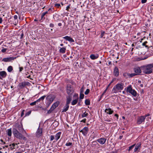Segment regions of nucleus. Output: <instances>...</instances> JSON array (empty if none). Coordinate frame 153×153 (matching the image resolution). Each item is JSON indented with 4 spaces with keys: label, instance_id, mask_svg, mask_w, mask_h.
I'll list each match as a JSON object with an SVG mask.
<instances>
[{
    "label": "nucleus",
    "instance_id": "2f4dec72",
    "mask_svg": "<svg viewBox=\"0 0 153 153\" xmlns=\"http://www.w3.org/2000/svg\"><path fill=\"white\" fill-rule=\"evenodd\" d=\"M85 103L86 105H89L90 104V100L88 99H86L85 101Z\"/></svg>",
    "mask_w": 153,
    "mask_h": 153
},
{
    "label": "nucleus",
    "instance_id": "e2e57ef3",
    "mask_svg": "<svg viewBox=\"0 0 153 153\" xmlns=\"http://www.w3.org/2000/svg\"><path fill=\"white\" fill-rule=\"evenodd\" d=\"M2 18L0 17V24H1L2 23Z\"/></svg>",
    "mask_w": 153,
    "mask_h": 153
},
{
    "label": "nucleus",
    "instance_id": "f3484780",
    "mask_svg": "<svg viewBox=\"0 0 153 153\" xmlns=\"http://www.w3.org/2000/svg\"><path fill=\"white\" fill-rule=\"evenodd\" d=\"M134 71L136 75H139L141 72V70L139 67H137L134 68Z\"/></svg>",
    "mask_w": 153,
    "mask_h": 153
},
{
    "label": "nucleus",
    "instance_id": "338daca9",
    "mask_svg": "<svg viewBox=\"0 0 153 153\" xmlns=\"http://www.w3.org/2000/svg\"><path fill=\"white\" fill-rule=\"evenodd\" d=\"M41 100L40 99V98H39V99H38V100H37L36 101V102H39L40 101H41Z\"/></svg>",
    "mask_w": 153,
    "mask_h": 153
},
{
    "label": "nucleus",
    "instance_id": "a878e982",
    "mask_svg": "<svg viewBox=\"0 0 153 153\" xmlns=\"http://www.w3.org/2000/svg\"><path fill=\"white\" fill-rule=\"evenodd\" d=\"M130 94H131L134 97H136L137 95V93L134 89H132V91H131Z\"/></svg>",
    "mask_w": 153,
    "mask_h": 153
},
{
    "label": "nucleus",
    "instance_id": "ea45409f",
    "mask_svg": "<svg viewBox=\"0 0 153 153\" xmlns=\"http://www.w3.org/2000/svg\"><path fill=\"white\" fill-rule=\"evenodd\" d=\"M50 141H52L55 139V137L53 135H51L50 136Z\"/></svg>",
    "mask_w": 153,
    "mask_h": 153
},
{
    "label": "nucleus",
    "instance_id": "423d86ee",
    "mask_svg": "<svg viewBox=\"0 0 153 153\" xmlns=\"http://www.w3.org/2000/svg\"><path fill=\"white\" fill-rule=\"evenodd\" d=\"M30 83L28 82H24L20 83L18 85V89H23L25 86L28 85Z\"/></svg>",
    "mask_w": 153,
    "mask_h": 153
},
{
    "label": "nucleus",
    "instance_id": "9b49d317",
    "mask_svg": "<svg viewBox=\"0 0 153 153\" xmlns=\"http://www.w3.org/2000/svg\"><path fill=\"white\" fill-rule=\"evenodd\" d=\"M74 97H75V99L74 100L71 102V104L72 105H76L77 102L78 100V94H75L74 96Z\"/></svg>",
    "mask_w": 153,
    "mask_h": 153
},
{
    "label": "nucleus",
    "instance_id": "c9c22d12",
    "mask_svg": "<svg viewBox=\"0 0 153 153\" xmlns=\"http://www.w3.org/2000/svg\"><path fill=\"white\" fill-rule=\"evenodd\" d=\"M73 145L72 143L71 142H68L66 143L65 146H71Z\"/></svg>",
    "mask_w": 153,
    "mask_h": 153
},
{
    "label": "nucleus",
    "instance_id": "f8f14e48",
    "mask_svg": "<svg viewBox=\"0 0 153 153\" xmlns=\"http://www.w3.org/2000/svg\"><path fill=\"white\" fill-rule=\"evenodd\" d=\"M7 75L6 72L4 71H0V79H2V78H5Z\"/></svg>",
    "mask_w": 153,
    "mask_h": 153
},
{
    "label": "nucleus",
    "instance_id": "7ed1b4c3",
    "mask_svg": "<svg viewBox=\"0 0 153 153\" xmlns=\"http://www.w3.org/2000/svg\"><path fill=\"white\" fill-rule=\"evenodd\" d=\"M16 128L13 129V132L15 137L19 139H23L24 140H26V138Z\"/></svg>",
    "mask_w": 153,
    "mask_h": 153
},
{
    "label": "nucleus",
    "instance_id": "bf43d9fd",
    "mask_svg": "<svg viewBox=\"0 0 153 153\" xmlns=\"http://www.w3.org/2000/svg\"><path fill=\"white\" fill-rule=\"evenodd\" d=\"M54 25L52 23H51L50 24V26L51 27H54Z\"/></svg>",
    "mask_w": 153,
    "mask_h": 153
},
{
    "label": "nucleus",
    "instance_id": "37998d69",
    "mask_svg": "<svg viewBox=\"0 0 153 153\" xmlns=\"http://www.w3.org/2000/svg\"><path fill=\"white\" fill-rule=\"evenodd\" d=\"M84 95L83 94H80V95L79 98L81 99H82L84 98Z\"/></svg>",
    "mask_w": 153,
    "mask_h": 153
},
{
    "label": "nucleus",
    "instance_id": "603ef678",
    "mask_svg": "<svg viewBox=\"0 0 153 153\" xmlns=\"http://www.w3.org/2000/svg\"><path fill=\"white\" fill-rule=\"evenodd\" d=\"M6 50H7L6 49L3 48L2 49L1 51H2V52L3 53H4L6 51Z\"/></svg>",
    "mask_w": 153,
    "mask_h": 153
},
{
    "label": "nucleus",
    "instance_id": "4be33fe9",
    "mask_svg": "<svg viewBox=\"0 0 153 153\" xmlns=\"http://www.w3.org/2000/svg\"><path fill=\"white\" fill-rule=\"evenodd\" d=\"M59 104V101H57L53 103L51 107L54 110L58 106Z\"/></svg>",
    "mask_w": 153,
    "mask_h": 153
},
{
    "label": "nucleus",
    "instance_id": "dca6fc26",
    "mask_svg": "<svg viewBox=\"0 0 153 153\" xmlns=\"http://www.w3.org/2000/svg\"><path fill=\"white\" fill-rule=\"evenodd\" d=\"M106 139L104 138H101L97 140V142L101 145L104 144L105 142Z\"/></svg>",
    "mask_w": 153,
    "mask_h": 153
},
{
    "label": "nucleus",
    "instance_id": "f704fd0d",
    "mask_svg": "<svg viewBox=\"0 0 153 153\" xmlns=\"http://www.w3.org/2000/svg\"><path fill=\"white\" fill-rule=\"evenodd\" d=\"M54 109L51 107L50 109L48 111L47 113L48 114H51L53 111Z\"/></svg>",
    "mask_w": 153,
    "mask_h": 153
},
{
    "label": "nucleus",
    "instance_id": "ddd939ff",
    "mask_svg": "<svg viewBox=\"0 0 153 153\" xmlns=\"http://www.w3.org/2000/svg\"><path fill=\"white\" fill-rule=\"evenodd\" d=\"M88 130V127H85L82 129L80 131V132H82L84 135H86L87 134Z\"/></svg>",
    "mask_w": 153,
    "mask_h": 153
},
{
    "label": "nucleus",
    "instance_id": "a19ab883",
    "mask_svg": "<svg viewBox=\"0 0 153 153\" xmlns=\"http://www.w3.org/2000/svg\"><path fill=\"white\" fill-rule=\"evenodd\" d=\"M55 6L58 8H59L61 7L60 4H55Z\"/></svg>",
    "mask_w": 153,
    "mask_h": 153
},
{
    "label": "nucleus",
    "instance_id": "0eeeda50",
    "mask_svg": "<svg viewBox=\"0 0 153 153\" xmlns=\"http://www.w3.org/2000/svg\"><path fill=\"white\" fill-rule=\"evenodd\" d=\"M67 92L68 94H71L74 92V89L72 86L70 85H68L67 87Z\"/></svg>",
    "mask_w": 153,
    "mask_h": 153
},
{
    "label": "nucleus",
    "instance_id": "e433bc0d",
    "mask_svg": "<svg viewBox=\"0 0 153 153\" xmlns=\"http://www.w3.org/2000/svg\"><path fill=\"white\" fill-rule=\"evenodd\" d=\"M104 120L105 121H107L108 122H111L112 121V120L111 119H108L107 118H104Z\"/></svg>",
    "mask_w": 153,
    "mask_h": 153
},
{
    "label": "nucleus",
    "instance_id": "f03ea898",
    "mask_svg": "<svg viewBox=\"0 0 153 153\" xmlns=\"http://www.w3.org/2000/svg\"><path fill=\"white\" fill-rule=\"evenodd\" d=\"M153 68V64H149L144 66L142 68L143 72L145 74H150L152 72Z\"/></svg>",
    "mask_w": 153,
    "mask_h": 153
},
{
    "label": "nucleus",
    "instance_id": "4c0bfd02",
    "mask_svg": "<svg viewBox=\"0 0 153 153\" xmlns=\"http://www.w3.org/2000/svg\"><path fill=\"white\" fill-rule=\"evenodd\" d=\"M136 75L135 73L129 74V78H131Z\"/></svg>",
    "mask_w": 153,
    "mask_h": 153
},
{
    "label": "nucleus",
    "instance_id": "4468645a",
    "mask_svg": "<svg viewBox=\"0 0 153 153\" xmlns=\"http://www.w3.org/2000/svg\"><path fill=\"white\" fill-rule=\"evenodd\" d=\"M119 70L117 67H115L114 70V74L115 76H118L119 75Z\"/></svg>",
    "mask_w": 153,
    "mask_h": 153
},
{
    "label": "nucleus",
    "instance_id": "5701e85b",
    "mask_svg": "<svg viewBox=\"0 0 153 153\" xmlns=\"http://www.w3.org/2000/svg\"><path fill=\"white\" fill-rule=\"evenodd\" d=\"M66 50V47H63V48H60L59 51L60 53H64L65 52Z\"/></svg>",
    "mask_w": 153,
    "mask_h": 153
},
{
    "label": "nucleus",
    "instance_id": "bb28decb",
    "mask_svg": "<svg viewBox=\"0 0 153 153\" xmlns=\"http://www.w3.org/2000/svg\"><path fill=\"white\" fill-rule=\"evenodd\" d=\"M69 108V104H66V105L64 107V108L62 111V112L66 111L68 110Z\"/></svg>",
    "mask_w": 153,
    "mask_h": 153
},
{
    "label": "nucleus",
    "instance_id": "a18cd8bd",
    "mask_svg": "<svg viewBox=\"0 0 153 153\" xmlns=\"http://www.w3.org/2000/svg\"><path fill=\"white\" fill-rule=\"evenodd\" d=\"M45 15V14L44 13H42L41 16L42 19H45V17L44 16Z\"/></svg>",
    "mask_w": 153,
    "mask_h": 153
},
{
    "label": "nucleus",
    "instance_id": "39448f33",
    "mask_svg": "<svg viewBox=\"0 0 153 153\" xmlns=\"http://www.w3.org/2000/svg\"><path fill=\"white\" fill-rule=\"evenodd\" d=\"M55 98V97L54 95L53 94H50L48 96L46 97V99L48 101L47 104L48 107L51 103L52 102Z\"/></svg>",
    "mask_w": 153,
    "mask_h": 153
},
{
    "label": "nucleus",
    "instance_id": "13d9d810",
    "mask_svg": "<svg viewBox=\"0 0 153 153\" xmlns=\"http://www.w3.org/2000/svg\"><path fill=\"white\" fill-rule=\"evenodd\" d=\"M25 111L24 110H23L21 114V117H22L24 114V112Z\"/></svg>",
    "mask_w": 153,
    "mask_h": 153
},
{
    "label": "nucleus",
    "instance_id": "7c9ffc66",
    "mask_svg": "<svg viewBox=\"0 0 153 153\" xmlns=\"http://www.w3.org/2000/svg\"><path fill=\"white\" fill-rule=\"evenodd\" d=\"M7 70L9 72H11L13 70V67L11 66H10L8 67Z\"/></svg>",
    "mask_w": 153,
    "mask_h": 153
},
{
    "label": "nucleus",
    "instance_id": "774afa93",
    "mask_svg": "<svg viewBox=\"0 0 153 153\" xmlns=\"http://www.w3.org/2000/svg\"><path fill=\"white\" fill-rule=\"evenodd\" d=\"M62 24L61 23H59L58 24V25L59 26H62Z\"/></svg>",
    "mask_w": 153,
    "mask_h": 153
},
{
    "label": "nucleus",
    "instance_id": "f257e3e1",
    "mask_svg": "<svg viewBox=\"0 0 153 153\" xmlns=\"http://www.w3.org/2000/svg\"><path fill=\"white\" fill-rule=\"evenodd\" d=\"M124 85V84L122 82L117 84L113 88L112 92L113 93H117L119 92H121V91L123 88Z\"/></svg>",
    "mask_w": 153,
    "mask_h": 153
},
{
    "label": "nucleus",
    "instance_id": "1a4fd4ad",
    "mask_svg": "<svg viewBox=\"0 0 153 153\" xmlns=\"http://www.w3.org/2000/svg\"><path fill=\"white\" fill-rule=\"evenodd\" d=\"M16 58V57H10L8 58H3L2 61L5 62H10L12 60H13Z\"/></svg>",
    "mask_w": 153,
    "mask_h": 153
},
{
    "label": "nucleus",
    "instance_id": "6e6552de",
    "mask_svg": "<svg viewBox=\"0 0 153 153\" xmlns=\"http://www.w3.org/2000/svg\"><path fill=\"white\" fill-rule=\"evenodd\" d=\"M147 116H142L138 117L137 119V123L138 124H141L144 121L146 117Z\"/></svg>",
    "mask_w": 153,
    "mask_h": 153
},
{
    "label": "nucleus",
    "instance_id": "6e6d98bb",
    "mask_svg": "<svg viewBox=\"0 0 153 153\" xmlns=\"http://www.w3.org/2000/svg\"><path fill=\"white\" fill-rule=\"evenodd\" d=\"M48 12H49V11H50L51 12V13L52 12H53V11L52 9L51 8H50L48 10Z\"/></svg>",
    "mask_w": 153,
    "mask_h": 153
},
{
    "label": "nucleus",
    "instance_id": "3c124183",
    "mask_svg": "<svg viewBox=\"0 0 153 153\" xmlns=\"http://www.w3.org/2000/svg\"><path fill=\"white\" fill-rule=\"evenodd\" d=\"M45 14H50L51 13V12L50 11H49V12H48V11H46L44 13H43Z\"/></svg>",
    "mask_w": 153,
    "mask_h": 153
},
{
    "label": "nucleus",
    "instance_id": "58836bf2",
    "mask_svg": "<svg viewBox=\"0 0 153 153\" xmlns=\"http://www.w3.org/2000/svg\"><path fill=\"white\" fill-rule=\"evenodd\" d=\"M90 92V90L89 89H87L85 92V95H87Z\"/></svg>",
    "mask_w": 153,
    "mask_h": 153
},
{
    "label": "nucleus",
    "instance_id": "052dcab7",
    "mask_svg": "<svg viewBox=\"0 0 153 153\" xmlns=\"http://www.w3.org/2000/svg\"><path fill=\"white\" fill-rule=\"evenodd\" d=\"M18 18V16L17 15H14V19H16Z\"/></svg>",
    "mask_w": 153,
    "mask_h": 153
},
{
    "label": "nucleus",
    "instance_id": "393cba45",
    "mask_svg": "<svg viewBox=\"0 0 153 153\" xmlns=\"http://www.w3.org/2000/svg\"><path fill=\"white\" fill-rule=\"evenodd\" d=\"M67 101L66 104H69L70 103V102L72 100L71 97L70 96H68L67 97Z\"/></svg>",
    "mask_w": 153,
    "mask_h": 153
},
{
    "label": "nucleus",
    "instance_id": "c03bdc74",
    "mask_svg": "<svg viewBox=\"0 0 153 153\" xmlns=\"http://www.w3.org/2000/svg\"><path fill=\"white\" fill-rule=\"evenodd\" d=\"M105 33V32L104 31H102L101 32V34L100 35V38H102L103 37V36H104V34Z\"/></svg>",
    "mask_w": 153,
    "mask_h": 153
},
{
    "label": "nucleus",
    "instance_id": "09e8293b",
    "mask_svg": "<svg viewBox=\"0 0 153 153\" xmlns=\"http://www.w3.org/2000/svg\"><path fill=\"white\" fill-rule=\"evenodd\" d=\"M45 97H46V96L44 95V96H43L42 97H41L40 98V99L41 100L43 101Z\"/></svg>",
    "mask_w": 153,
    "mask_h": 153
},
{
    "label": "nucleus",
    "instance_id": "9d476101",
    "mask_svg": "<svg viewBox=\"0 0 153 153\" xmlns=\"http://www.w3.org/2000/svg\"><path fill=\"white\" fill-rule=\"evenodd\" d=\"M141 143H138L135 145V148L134 149V152H138L140 150L141 147Z\"/></svg>",
    "mask_w": 153,
    "mask_h": 153
},
{
    "label": "nucleus",
    "instance_id": "a211bd4d",
    "mask_svg": "<svg viewBox=\"0 0 153 153\" xmlns=\"http://www.w3.org/2000/svg\"><path fill=\"white\" fill-rule=\"evenodd\" d=\"M63 38L65 39L67 41H69L70 42H74V40L70 36H66L63 37Z\"/></svg>",
    "mask_w": 153,
    "mask_h": 153
},
{
    "label": "nucleus",
    "instance_id": "49530a36",
    "mask_svg": "<svg viewBox=\"0 0 153 153\" xmlns=\"http://www.w3.org/2000/svg\"><path fill=\"white\" fill-rule=\"evenodd\" d=\"M147 43V41H146L143 43L142 45L143 46H145L146 47H148V46L146 45V44Z\"/></svg>",
    "mask_w": 153,
    "mask_h": 153
},
{
    "label": "nucleus",
    "instance_id": "680f3d73",
    "mask_svg": "<svg viewBox=\"0 0 153 153\" xmlns=\"http://www.w3.org/2000/svg\"><path fill=\"white\" fill-rule=\"evenodd\" d=\"M70 8V5H69L66 8V10H68V9H69Z\"/></svg>",
    "mask_w": 153,
    "mask_h": 153
},
{
    "label": "nucleus",
    "instance_id": "72a5a7b5",
    "mask_svg": "<svg viewBox=\"0 0 153 153\" xmlns=\"http://www.w3.org/2000/svg\"><path fill=\"white\" fill-rule=\"evenodd\" d=\"M135 145H136V144H133V145L130 146L129 147V149H128V151H130L134 147V146H135Z\"/></svg>",
    "mask_w": 153,
    "mask_h": 153
},
{
    "label": "nucleus",
    "instance_id": "de8ad7c7",
    "mask_svg": "<svg viewBox=\"0 0 153 153\" xmlns=\"http://www.w3.org/2000/svg\"><path fill=\"white\" fill-rule=\"evenodd\" d=\"M36 101H34V102H33L31 103L30 104V105H31V106L35 105H36Z\"/></svg>",
    "mask_w": 153,
    "mask_h": 153
},
{
    "label": "nucleus",
    "instance_id": "412c9836",
    "mask_svg": "<svg viewBox=\"0 0 153 153\" xmlns=\"http://www.w3.org/2000/svg\"><path fill=\"white\" fill-rule=\"evenodd\" d=\"M125 90H126L127 93H130L131 91H132V90L131 85H129L125 88Z\"/></svg>",
    "mask_w": 153,
    "mask_h": 153
},
{
    "label": "nucleus",
    "instance_id": "8fccbe9b",
    "mask_svg": "<svg viewBox=\"0 0 153 153\" xmlns=\"http://www.w3.org/2000/svg\"><path fill=\"white\" fill-rule=\"evenodd\" d=\"M108 88H106V89L104 91V92H103V93H102V95H101V97H102V96H103V95L105 94V93L106 92L107 90L108 89Z\"/></svg>",
    "mask_w": 153,
    "mask_h": 153
},
{
    "label": "nucleus",
    "instance_id": "0e129e2a",
    "mask_svg": "<svg viewBox=\"0 0 153 153\" xmlns=\"http://www.w3.org/2000/svg\"><path fill=\"white\" fill-rule=\"evenodd\" d=\"M23 36H24L23 33H22L21 35L20 38L22 39L23 37Z\"/></svg>",
    "mask_w": 153,
    "mask_h": 153
},
{
    "label": "nucleus",
    "instance_id": "cd10ccee",
    "mask_svg": "<svg viewBox=\"0 0 153 153\" xmlns=\"http://www.w3.org/2000/svg\"><path fill=\"white\" fill-rule=\"evenodd\" d=\"M7 135L9 136H11L12 135V129L11 128L8 129L6 131Z\"/></svg>",
    "mask_w": 153,
    "mask_h": 153
},
{
    "label": "nucleus",
    "instance_id": "4d7b16f0",
    "mask_svg": "<svg viewBox=\"0 0 153 153\" xmlns=\"http://www.w3.org/2000/svg\"><path fill=\"white\" fill-rule=\"evenodd\" d=\"M86 119H84L82 120L81 121V122H83L84 123H85L86 122Z\"/></svg>",
    "mask_w": 153,
    "mask_h": 153
},
{
    "label": "nucleus",
    "instance_id": "c756f323",
    "mask_svg": "<svg viewBox=\"0 0 153 153\" xmlns=\"http://www.w3.org/2000/svg\"><path fill=\"white\" fill-rule=\"evenodd\" d=\"M15 146V144L14 143H13L12 144H10L9 145V147L11 149V150L13 149H14V147Z\"/></svg>",
    "mask_w": 153,
    "mask_h": 153
},
{
    "label": "nucleus",
    "instance_id": "864d4df0",
    "mask_svg": "<svg viewBox=\"0 0 153 153\" xmlns=\"http://www.w3.org/2000/svg\"><path fill=\"white\" fill-rule=\"evenodd\" d=\"M147 1V0H142L141 2L142 3H145Z\"/></svg>",
    "mask_w": 153,
    "mask_h": 153
},
{
    "label": "nucleus",
    "instance_id": "2eb2a0df",
    "mask_svg": "<svg viewBox=\"0 0 153 153\" xmlns=\"http://www.w3.org/2000/svg\"><path fill=\"white\" fill-rule=\"evenodd\" d=\"M42 130L41 128H39L36 132V136L39 137L41 136L42 133Z\"/></svg>",
    "mask_w": 153,
    "mask_h": 153
},
{
    "label": "nucleus",
    "instance_id": "20e7f679",
    "mask_svg": "<svg viewBox=\"0 0 153 153\" xmlns=\"http://www.w3.org/2000/svg\"><path fill=\"white\" fill-rule=\"evenodd\" d=\"M16 128V129H17L18 131L22 133H24L25 134H27L26 132L23 128V126L21 123H16L14 126V128Z\"/></svg>",
    "mask_w": 153,
    "mask_h": 153
},
{
    "label": "nucleus",
    "instance_id": "6ab92c4d",
    "mask_svg": "<svg viewBox=\"0 0 153 153\" xmlns=\"http://www.w3.org/2000/svg\"><path fill=\"white\" fill-rule=\"evenodd\" d=\"M105 112H106L107 114H111L113 113L114 111L111 110V108H106L105 109Z\"/></svg>",
    "mask_w": 153,
    "mask_h": 153
},
{
    "label": "nucleus",
    "instance_id": "473e14b6",
    "mask_svg": "<svg viewBox=\"0 0 153 153\" xmlns=\"http://www.w3.org/2000/svg\"><path fill=\"white\" fill-rule=\"evenodd\" d=\"M88 114L87 113L86 111L85 112L83 113L82 114V117H86L88 116Z\"/></svg>",
    "mask_w": 153,
    "mask_h": 153
},
{
    "label": "nucleus",
    "instance_id": "79ce46f5",
    "mask_svg": "<svg viewBox=\"0 0 153 153\" xmlns=\"http://www.w3.org/2000/svg\"><path fill=\"white\" fill-rule=\"evenodd\" d=\"M114 79H113V80L111 81L110 82V83L109 84V85H108L107 87V88H108L109 87V86H110L111 84L112 83L114 82Z\"/></svg>",
    "mask_w": 153,
    "mask_h": 153
},
{
    "label": "nucleus",
    "instance_id": "5fc2aeb1",
    "mask_svg": "<svg viewBox=\"0 0 153 153\" xmlns=\"http://www.w3.org/2000/svg\"><path fill=\"white\" fill-rule=\"evenodd\" d=\"M19 72H21L23 70V68L22 67H19Z\"/></svg>",
    "mask_w": 153,
    "mask_h": 153
},
{
    "label": "nucleus",
    "instance_id": "b1692460",
    "mask_svg": "<svg viewBox=\"0 0 153 153\" xmlns=\"http://www.w3.org/2000/svg\"><path fill=\"white\" fill-rule=\"evenodd\" d=\"M61 134V132H59L56 134L55 139L56 141H57L60 138Z\"/></svg>",
    "mask_w": 153,
    "mask_h": 153
},
{
    "label": "nucleus",
    "instance_id": "aec40b11",
    "mask_svg": "<svg viewBox=\"0 0 153 153\" xmlns=\"http://www.w3.org/2000/svg\"><path fill=\"white\" fill-rule=\"evenodd\" d=\"M99 57V55L98 54L94 55L92 54L90 56V58L92 60H94L97 59Z\"/></svg>",
    "mask_w": 153,
    "mask_h": 153
},
{
    "label": "nucleus",
    "instance_id": "69168bd1",
    "mask_svg": "<svg viewBox=\"0 0 153 153\" xmlns=\"http://www.w3.org/2000/svg\"><path fill=\"white\" fill-rule=\"evenodd\" d=\"M114 116L116 117H117V119H118V115L117 114H115V115H114Z\"/></svg>",
    "mask_w": 153,
    "mask_h": 153
},
{
    "label": "nucleus",
    "instance_id": "c85d7f7f",
    "mask_svg": "<svg viewBox=\"0 0 153 153\" xmlns=\"http://www.w3.org/2000/svg\"><path fill=\"white\" fill-rule=\"evenodd\" d=\"M123 76L126 78H129V73L125 72L123 74Z\"/></svg>",
    "mask_w": 153,
    "mask_h": 153
}]
</instances>
